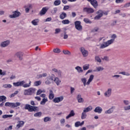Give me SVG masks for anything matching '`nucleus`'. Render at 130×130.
I'll use <instances>...</instances> for the list:
<instances>
[{"mask_svg":"<svg viewBox=\"0 0 130 130\" xmlns=\"http://www.w3.org/2000/svg\"><path fill=\"white\" fill-rule=\"evenodd\" d=\"M87 117V114H86L85 112H83L81 114V119H85Z\"/></svg>","mask_w":130,"mask_h":130,"instance_id":"c756f323","label":"nucleus"},{"mask_svg":"<svg viewBox=\"0 0 130 130\" xmlns=\"http://www.w3.org/2000/svg\"><path fill=\"white\" fill-rule=\"evenodd\" d=\"M36 91V89L29 88L28 89H25L24 91V95L25 96L33 95Z\"/></svg>","mask_w":130,"mask_h":130,"instance_id":"f03ea898","label":"nucleus"},{"mask_svg":"<svg viewBox=\"0 0 130 130\" xmlns=\"http://www.w3.org/2000/svg\"><path fill=\"white\" fill-rule=\"evenodd\" d=\"M62 52L64 53V54H68V55H71V52H70L69 50H63Z\"/></svg>","mask_w":130,"mask_h":130,"instance_id":"e433bc0d","label":"nucleus"},{"mask_svg":"<svg viewBox=\"0 0 130 130\" xmlns=\"http://www.w3.org/2000/svg\"><path fill=\"white\" fill-rule=\"evenodd\" d=\"M75 25V28L78 31H82L83 30V26L81 25V21H76L74 23Z\"/></svg>","mask_w":130,"mask_h":130,"instance_id":"39448f33","label":"nucleus"},{"mask_svg":"<svg viewBox=\"0 0 130 130\" xmlns=\"http://www.w3.org/2000/svg\"><path fill=\"white\" fill-rule=\"evenodd\" d=\"M47 11H48V8L43 7L41 11L40 12L39 15H40V16H43L45 15V14H46V13L47 12Z\"/></svg>","mask_w":130,"mask_h":130,"instance_id":"9d476101","label":"nucleus"},{"mask_svg":"<svg viewBox=\"0 0 130 130\" xmlns=\"http://www.w3.org/2000/svg\"><path fill=\"white\" fill-rule=\"evenodd\" d=\"M63 99V96L55 98L53 100V102H54V103H59V102H61V101H62Z\"/></svg>","mask_w":130,"mask_h":130,"instance_id":"6e6552de","label":"nucleus"},{"mask_svg":"<svg viewBox=\"0 0 130 130\" xmlns=\"http://www.w3.org/2000/svg\"><path fill=\"white\" fill-rule=\"evenodd\" d=\"M21 105V103L19 102H16L15 103H12V108H15L16 107H18V106H20Z\"/></svg>","mask_w":130,"mask_h":130,"instance_id":"5701e85b","label":"nucleus"},{"mask_svg":"<svg viewBox=\"0 0 130 130\" xmlns=\"http://www.w3.org/2000/svg\"><path fill=\"white\" fill-rule=\"evenodd\" d=\"M50 120H51V119H50V118H49V117H46L44 118V121L45 122H47V121H50Z\"/></svg>","mask_w":130,"mask_h":130,"instance_id":"79ce46f5","label":"nucleus"},{"mask_svg":"<svg viewBox=\"0 0 130 130\" xmlns=\"http://www.w3.org/2000/svg\"><path fill=\"white\" fill-rule=\"evenodd\" d=\"M73 116H75V112H74V110H71L70 114L66 116V119H69V118Z\"/></svg>","mask_w":130,"mask_h":130,"instance_id":"dca6fc26","label":"nucleus"},{"mask_svg":"<svg viewBox=\"0 0 130 130\" xmlns=\"http://www.w3.org/2000/svg\"><path fill=\"white\" fill-rule=\"evenodd\" d=\"M12 103H10V102H7L5 103V106L8 107H12Z\"/></svg>","mask_w":130,"mask_h":130,"instance_id":"de8ad7c7","label":"nucleus"},{"mask_svg":"<svg viewBox=\"0 0 130 130\" xmlns=\"http://www.w3.org/2000/svg\"><path fill=\"white\" fill-rule=\"evenodd\" d=\"M114 109H115V107H112L111 108L105 111V114H110V113H112V112H113V111L114 110Z\"/></svg>","mask_w":130,"mask_h":130,"instance_id":"4468645a","label":"nucleus"},{"mask_svg":"<svg viewBox=\"0 0 130 130\" xmlns=\"http://www.w3.org/2000/svg\"><path fill=\"white\" fill-rule=\"evenodd\" d=\"M31 7H32V5H29V8H25L26 13H29V11H30V8H31Z\"/></svg>","mask_w":130,"mask_h":130,"instance_id":"3c124183","label":"nucleus"},{"mask_svg":"<svg viewBox=\"0 0 130 130\" xmlns=\"http://www.w3.org/2000/svg\"><path fill=\"white\" fill-rule=\"evenodd\" d=\"M94 112L98 113H101V112H102V108L100 107H96L95 108Z\"/></svg>","mask_w":130,"mask_h":130,"instance_id":"f3484780","label":"nucleus"},{"mask_svg":"<svg viewBox=\"0 0 130 130\" xmlns=\"http://www.w3.org/2000/svg\"><path fill=\"white\" fill-rule=\"evenodd\" d=\"M124 110H129L130 109V106H127L126 107H124Z\"/></svg>","mask_w":130,"mask_h":130,"instance_id":"052dcab7","label":"nucleus"},{"mask_svg":"<svg viewBox=\"0 0 130 130\" xmlns=\"http://www.w3.org/2000/svg\"><path fill=\"white\" fill-rule=\"evenodd\" d=\"M42 93V90L41 89H39L37 92V95H40Z\"/></svg>","mask_w":130,"mask_h":130,"instance_id":"4d7b16f0","label":"nucleus"},{"mask_svg":"<svg viewBox=\"0 0 130 130\" xmlns=\"http://www.w3.org/2000/svg\"><path fill=\"white\" fill-rule=\"evenodd\" d=\"M56 12H57V8H53V14H56Z\"/></svg>","mask_w":130,"mask_h":130,"instance_id":"0e129e2a","label":"nucleus"},{"mask_svg":"<svg viewBox=\"0 0 130 130\" xmlns=\"http://www.w3.org/2000/svg\"><path fill=\"white\" fill-rule=\"evenodd\" d=\"M89 2H90L91 5L93 6V8L96 9L98 6V3L97 2V1H89Z\"/></svg>","mask_w":130,"mask_h":130,"instance_id":"ddd939ff","label":"nucleus"},{"mask_svg":"<svg viewBox=\"0 0 130 130\" xmlns=\"http://www.w3.org/2000/svg\"><path fill=\"white\" fill-rule=\"evenodd\" d=\"M9 117H13V115H4L2 116V118L6 119Z\"/></svg>","mask_w":130,"mask_h":130,"instance_id":"f704fd0d","label":"nucleus"},{"mask_svg":"<svg viewBox=\"0 0 130 130\" xmlns=\"http://www.w3.org/2000/svg\"><path fill=\"white\" fill-rule=\"evenodd\" d=\"M75 70L77 71L78 73H83V69L81 68V67L77 66L75 68Z\"/></svg>","mask_w":130,"mask_h":130,"instance_id":"cd10ccee","label":"nucleus"},{"mask_svg":"<svg viewBox=\"0 0 130 130\" xmlns=\"http://www.w3.org/2000/svg\"><path fill=\"white\" fill-rule=\"evenodd\" d=\"M66 122V120L64 119H61L60 120V123H64Z\"/></svg>","mask_w":130,"mask_h":130,"instance_id":"774afa93","label":"nucleus"},{"mask_svg":"<svg viewBox=\"0 0 130 130\" xmlns=\"http://www.w3.org/2000/svg\"><path fill=\"white\" fill-rule=\"evenodd\" d=\"M48 101V100H47V99L44 98L43 99L42 101L41 102L40 104L41 105H44L45 103H46V102H47Z\"/></svg>","mask_w":130,"mask_h":130,"instance_id":"c85d7f7f","label":"nucleus"},{"mask_svg":"<svg viewBox=\"0 0 130 130\" xmlns=\"http://www.w3.org/2000/svg\"><path fill=\"white\" fill-rule=\"evenodd\" d=\"M24 83H25L24 81H18L17 82H14L13 84L14 87H20L21 86H23Z\"/></svg>","mask_w":130,"mask_h":130,"instance_id":"9b49d317","label":"nucleus"},{"mask_svg":"<svg viewBox=\"0 0 130 130\" xmlns=\"http://www.w3.org/2000/svg\"><path fill=\"white\" fill-rule=\"evenodd\" d=\"M54 6H59L60 5V1H55L54 2Z\"/></svg>","mask_w":130,"mask_h":130,"instance_id":"c03bdc74","label":"nucleus"},{"mask_svg":"<svg viewBox=\"0 0 130 130\" xmlns=\"http://www.w3.org/2000/svg\"><path fill=\"white\" fill-rule=\"evenodd\" d=\"M96 14L98 15L95 16L94 17V20H99L101 18H102L103 16V14L105 15L106 16H107L108 15V13L107 12H103L102 10H99Z\"/></svg>","mask_w":130,"mask_h":130,"instance_id":"7ed1b4c3","label":"nucleus"},{"mask_svg":"<svg viewBox=\"0 0 130 130\" xmlns=\"http://www.w3.org/2000/svg\"><path fill=\"white\" fill-rule=\"evenodd\" d=\"M75 127H79V126H81V122L77 121V122H75Z\"/></svg>","mask_w":130,"mask_h":130,"instance_id":"58836bf2","label":"nucleus"},{"mask_svg":"<svg viewBox=\"0 0 130 130\" xmlns=\"http://www.w3.org/2000/svg\"><path fill=\"white\" fill-rule=\"evenodd\" d=\"M57 74L58 75V77H61V71L60 70H58L57 72Z\"/></svg>","mask_w":130,"mask_h":130,"instance_id":"6e6d98bb","label":"nucleus"},{"mask_svg":"<svg viewBox=\"0 0 130 130\" xmlns=\"http://www.w3.org/2000/svg\"><path fill=\"white\" fill-rule=\"evenodd\" d=\"M123 103L125 104V105H128V104H129V101L127 100H124Z\"/></svg>","mask_w":130,"mask_h":130,"instance_id":"864d4df0","label":"nucleus"},{"mask_svg":"<svg viewBox=\"0 0 130 130\" xmlns=\"http://www.w3.org/2000/svg\"><path fill=\"white\" fill-rule=\"evenodd\" d=\"M53 52H55V53H59V52H60V49L58 48L54 49Z\"/></svg>","mask_w":130,"mask_h":130,"instance_id":"a18cd8bd","label":"nucleus"},{"mask_svg":"<svg viewBox=\"0 0 130 130\" xmlns=\"http://www.w3.org/2000/svg\"><path fill=\"white\" fill-rule=\"evenodd\" d=\"M49 92V99H50V100H52V99L54 98V94H53V91H52V90H50Z\"/></svg>","mask_w":130,"mask_h":130,"instance_id":"aec40b11","label":"nucleus"},{"mask_svg":"<svg viewBox=\"0 0 130 130\" xmlns=\"http://www.w3.org/2000/svg\"><path fill=\"white\" fill-rule=\"evenodd\" d=\"M81 82L83 83L84 87L86 86V83L87 82V79L85 78L81 79Z\"/></svg>","mask_w":130,"mask_h":130,"instance_id":"a19ab883","label":"nucleus"},{"mask_svg":"<svg viewBox=\"0 0 130 130\" xmlns=\"http://www.w3.org/2000/svg\"><path fill=\"white\" fill-rule=\"evenodd\" d=\"M84 22L86 23V24H91L92 23V21H91L88 18H84L83 19Z\"/></svg>","mask_w":130,"mask_h":130,"instance_id":"7c9ffc66","label":"nucleus"},{"mask_svg":"<svg viewBox=\"0 0 130 130\" xmlns=\"http://www.w3.org/2000/svg\"><path fill=\"white\" fill-rule=\"evenodd\" d=\"M10 44V42L9 41H6L3 42L1 43V47H6V46H8Z\"/></svg>","mask_w":130,"mask_h":130,"instance_id":"2eb2a0df","label":"nucleus"},{"mask_svg":"<svg viewBox=\"0 0 130 130\" xmlns=\"http://www.w3.org/2000/svg\"><path fill=\"white\" fill-rule=\"evenodd\" d=\"M93 79H94V75H91L88 80H89V81H91L92 82V81H93Z\"/></svg>","mask_w":130,"mask_h":130,"instance_id":"5fc2aeb1","label":"nucleus"},{"mask_svg":"<svg viewBox=\"0 0 130 130\" xmlns=\"http://www.w3.org/2000/svg\"><path fill=\"white\" fill-rule=\"evenodd\" d=\"M24 88H29L31 86V81H29L28 84H25L22 85Z\"/></svg>","mask_w":130,"mask_h":130,"instance_id":"72a5a7b5","label":"nucleus"},{"mask_svg":"<svg viewBox=\"0 0 130 130\" xmlns=\"http://www.w3.org/2000/svg\"><path fill=\"white\" fill-rule=\"evenodd\" d=\"M113 42H114V40H108L107 42H106L105 43V44H102L101 45V47H100L101 49L105 48L106 47L109 46V45H110V44H112V43H113Z\"/></svg>","mask_w":130,"mask_h":130,"instance_id":"20e7f679","label":"nucleus"},{"mask_svg":"<svg viewBox=\"0 0 130 130\" xmlns=\"http://www.w3.org/2000/svg\"><path fill=\"white\" fill-rule=\"evenodd\" d=\"M39 22V19H36L35 20H33L31 21V23L32 24V25H34V26H37V25H38V22Z\"/></svg>","mask_w":130,"mask_h":130,"instance_id":"393cba45","label":"nucleus"},{"mask_svg":"<svg viewBox=\"0 0 130 130\" xmlns=\"http://www.w3.org/2000/svg\"><path fill=\"white\" fill-rule=\"evenodd\" d=\"M7 99V97L5 95L0 96V102H3V101H6Z\"/></svg>","mask_w":130,"mask_h":130,"instance_id":"2f4dec72","label":"nucleus"},{"mask_svg":"<svg viewBox=\"0 0 130 130\" xmlns=\"http://www.w3.org/2000/svg\"><path fill=\"white\" fill-rule=\"evenodd\" d=\"M54 82H55V83L56 84L57 86L59 85V84H60V83H61V81H60L59 80V79L58 78V77H56L54 78Z\"/></svg>","mask_w":130,"mask_h":130,"instance_id":"4be33fe9","label":"nucleus"},{"mask_svg":"<svg viewBox=\"0 0 130 130\" xmlns=\"http://www.w3.org/2000/svg\"><path fill=\"white\" fill-rule=\"evenodd\" d=\"M16 55L19 58L20 60L23 59V53L21 52H18L16 54Z\"/></svg>","mask_w":130,"mask_h":130,"instance_id":"6ab92c4d","label":"nucleus"},{"mask_svg":"<svg viewBox=\"0 0 130 130\" xmlns=\"http://www.w3.org/2000/svg\"><path fill=\"white\" fill-rule=\"evenodd\" d=\"M3 87L4 88H8V89H10V88H12V85L11 84H4L3 85Z\"/></svg>","mask_w":130,"mask_h":130,"instance_id":"37998d69","label":"nucleus"},{"mask_svg":"<svg viewBox=\"0 0 130 130\" xmlns=\"http://www.w3.org/2000/svg\"><path fill=\"white\" fill-rule=\"evenodd\" d=\"M111 89L109 88L108 90L104 93L106 97H109L111 95Z\"/></svg>","mask_w":130,"mask_h":130,"instance_id":"a211bd4d","label":"nucleus"},{"mask_svg":"<svg viewBox=\"0 0 130 130\" xmlns=\"http://www.w3.org/2000/svg\"><path fill=\"white\" fill-rule=\"evenodd\" d=\"M19 93V91L16 90L14 93H12L10 95V98H12V97H15L17 94Z\"/></svg>","mask_w":130,"mask_h":130,"instance_id":"ea45409f","label":"nucleus"},{"mask_svg":"<svg viewBox=\"0 0 130 130\" xmlns=\"http://www.w3.org/2000/svg\"><path fill=\"white\" fill-rule=\"evenodd\" d=\"M60 28H56L55 29V34H58L60 32Z\"/></svg>","mask_w":130,"mask_h":130,"instance_id":"8fccbe9b","label":"nucleus"},{"mask_svg":"<svg viewBox=\"0 0 130 130\" xmlns=\"http://www.w3.org/2000/svg\"><path fill=\"white\" fill-rule=\"evenodd\" d=\"M21 16V12L16 10L13 12V14L10 15L11 19H14L15 18H19V16Z\"/></svg>","mask_w":130,"mask_h":130,"instance_id":"423d86ee","label":"nucleus"},{"mask_svg":"<svg viewBox=\"0 0 130 130\" xmlns=\"http://www.w3.org/2000/svg\"><path fill=\"white\" fill-rule=\"evenodd\" d=\"M130 6V3H127L124 5V7L125 8H128V7Z\"/></svg>","mask_w":130,"mask_h":130,"instance_id":"69168bd1","label":"nucleus"},{"mask_svg":"<svg viewBox=\"0 0 130 130\" xmlns=\"http://www.w3.org/2000/svg\"><path fill=\"white\" fill-rule=\"evenodd\" d=\"M59 18H60V19H61V20H63V19H64V18H67V14L64 12H62L60 15Z\"/></svg>","mask_w":130,"mask_h":130,"instance_id":"b1692460","label":"nucleus"},{"mask_svg":"<svg viewBox=\"0 0 130 130\" xmlns=\"http://www.w3.org/2000/svg\"><path fill=\"white\" fill-rule=\"evenodd\" d=\"M103 70H104V68H103V67H99L96 68V70H94L93 72H100L101 71H103Z\"/></svg>","mask_w":130,"mask_h":130,"instance_id":"473e14b6","label":"nucleus"},{"mask_svg":"<svg viewBox=\"0 0 130 130\" xmlns=\"http://www.w3.org/2000/svg\"><path fill=\"white\" fill-rule=\"evenodd\" d=\"M117 36L115 34H113L111 36V38H112V39H111V40H115V38H116Z\"/></svg>","mask_w":130,"mask_h":130,"instance_id":"603ef678","label":"nucleus"},{"mask_svg":"<svg viewBox=\"0 0 130 130\" xmlns=\"http://www.w3.org/2000/svg\"><path fill=\"white\" fill-rule=\"evenodd\" d=\"M41 115H42V112H38L34 114V116H35V117H40Z\"/></svg>","mask_w":130,"mask_h":130,"instance_id":"bb28decb","label":"nucleus"},{"mask_svg":"<svg viewBox=\"0 0 130 130\" xmlns=\"http://www.w3.org/2000/svg\"><path fill=\"white\" fill-rule=\"evenodd\" d=\"M74 91H75V88L74 87H71V93L73 94L74 93Z\"/></svg>","mask_w":130,"mask_h":130,"instance_id":"338daca9","label":"nucleus"},{"mask_svg":"<svg viewBox=\"0 0 130 130\" xmlns=\"http://www.w3.org/2000/svg\"><path fill=\"white\" fill-rule=\"evenodd\" d=\"M80 51L84 57H87V56H88L89 52H88V51L86 50L84 47H81L80 48Z\"/></svg>","mask_w":130,"mask_h":130,"instance_id":"0eeeda50","label":"nucleus"},{"mask_svg":"<svg viewBox=\"0 0 130 130\" xmlns=\"http://www.w3.org/2000/svg\"><path fill=\"white\" fill-rule=\"evenodd\" d=\"M30 105L32 106L29 104H26L24 107V109L26 110H28L29 112H33V111H39L38 107L35 106L36 104H35L34 101H30Z\"/></svg>","mask_w":130,"mask_h":130,"instance_id":"f257e3e1","label":"nucleus"},{"mask_svg":"<svg viewBox=\"0 0 130 130\" xmlns=\"http://www.w3.org/2000/svg\"><path fill=\"white\" fill-rule=\"evenodd\" d=\"M62 23L64 25H66L67 24H70V20H69V19L63 20L62 21Z\"/></svg>","mask_w":130,"mask_h":130,"instance_id":"4c0bfd02","label":"nucleus"},{"mask_svg":"<svg viewBox=\"0 0 130 130\" xmlns=\"http://www.w3.org/2000/svg\"><path fill=\"white\" fill-rule=\"evenodd\" d=\"M35 86H36L37 87L38 86H40L41 85V81H37L34 83Z\"/></svg>","mask_w":130,"mask_h":130,"instance_id":"c9c22d12","label":"nucleus"},{"mask_svg":"<svg viewBox=\"0 0 130 130\" xmlns=\"http://www.w3.org/2000/svg\"><path fill=\"white\" fill-rule=\"evenodd\" d=\"M98 30H99V28L94 27L92 31H93V32H97V31H98Z\"/></svg>","mask_w":130,"mask_h":130,"instance_id":"e2e57ef3","label":"nucleus"},{"mask_svg":"<svg viewBox=\"0 0 130 130\" xmlns=\"http://www.w3.org/2000/svg\"><path fill=\"white\" fill-rule=\"evenodd\" d=\"M88 69H89V66H83L84 71H86L87 70H88Z\"/></svg>","mask_w":130,"mask_h":130,"instance_id":"13d9d810","label":"nucleus"},{"mask_svg":"<svg viewBox=\"0 0 130 130\" xmlns=\"http://www.w3.org/2000/svg\"><path fill=\"white\" fill-rule=\"evenodd\" d=\"M12 129H13V126L12 125H10L8 127L6 128L5 129L6 130H11Z\"/></svg>","mask_w":130,"mask_h":130,"instance_id":"680f3d73","label":"nucleus"},{"mask_svg":"<svg viewBox=\"0 0 130 130\" xmlns=\"http://www.w3.org/2000/svg\"><path fill=\"white\" fill-rule=\"evenodd\" d=\"M83 12H86L87 14H92V13H94V9L85 7L83 9Z\"/></svg>","mask_w":130,"mask_h":130,"instance_id":"1a4fd4ad","label":"nucleus"},{"mask_svg":"<svg viewBox=\"0 0 130 130\" xmlns=\"http://www.w3.org/2000/svg\"><path fill=\"white\" fill-rule=\"evenodd\" d=\"M54 79H55V75H54V74H52L50 77V80H51V81H54Z\"/></svg>","mask_w":130,"mask_h":130,"instance_id":"09e8293b","label":"nucleus"},{"mask_svg":"<svg viewBox=\"0 0 130 130\" xmlns=\"http://www.w3.org/2000/svg\"><path fill=\"white\" fill-rule=\"evenodd\" d=\"M77 99L79 103H83V102H84V99L82 98V95L81 94H78L77 95Z\"/></svg>","mask_w":130,"mask_h":130,"instance_id":"f8f14e48","label":"nucleus"},{"mask_svg":"<svg viewBox=\"0 0 130 130\" xmlns=\"http://www.w3.org/2000/svg\"><path fill=\"white\" fill-rule=\"evenodd\" d=\"M24 124H25V122H24L23 121H19V124H18L16 125V126H17V127H18V128H20V127H21V126H23Z\"/></svg>","mask_w":130,"mask_h":130,"instance_id":"a878e982","label":"nucleus"},{"mask_svg":"<svg viewBox=\"0 0 130 130\" xmlns=\"http://www.w3.org/2000/svg\"><path fill=\"white\" fill-rule=\"evenodd\" d=\"M92 109H93V107L91 106H89L87 108H84L83 111L84 112L87 113V112H89V111H91Z\"/></svg>","mask_w":130,"mask_h":130,"instance_id":"412c9836","label":"nucleus"},{"mask_svg":"<svg viewBox=\"0 0 130 130\" xmlns=\"http://www.w3.org/2000/svg\"><path fill=\"white\" fill-rule=\"evenodd\" d=\"M95 59L96 60V61H98V62H101V58H100L99 56H96L95 57Z\"/></svg>","mask_w":130,"mask_h":130,"instance_id":"49530a36","label":"nucleus"},{"mask_svg":"<svg viewBox=\"0 0 130 130\" xmlns=\"http://www.w3.org/2000/svg\"><path fill=\"white\" fill-rule=\"evenodd\" d=\"M69 9H70V6H65L63 7V10L65 11L67 10H69Z\"/></svg>","mask_w":130,"mask_h":130,"instance_id":"bf43d9fd","label":"nucleus"}]
</instances>
